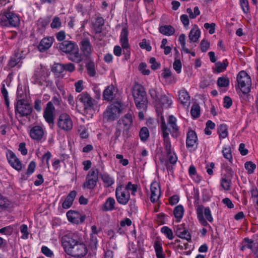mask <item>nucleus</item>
Here are the masks:
<instances>
[{"label": "nucleus", "instance_id": "1", "mask_svg": "<svg viewBox=\"0 0 258 258\" xmlns=\"http://www.w3.org/2000/svg\"><path fill=\"white\" fill-rule=\"evenodd\" d=\"M62 246L64 251L75 257H82L86 255L88 249L77 234L69 232L61 238Z\"/></svg>", "mask_w": 258, "mask_h": 258}, {"label": "nucleus", "instance_id": "2", "mask_svg": "<svg viewBox=\"0 0 258 258\" xmlns=\"http://www.w3.org/2000/svg\"><path fill=\"white\" fill-rule=\"evenodd\" d=\"M156 111L158 115H161V127L163 138L164 139V147L167 154L168 160L171 164H175L177 162V157L175 153L171 150V144L169 137V130L167 128L165 124V119L163 116L162 115V109L161 108H157Z\"/></svg>", "mask_w": 258, "mask_h": 258}, {"label": "nucleus", "instance_id": "3", "mask_svg": "<svg viewBox=\"0 0 258 258\" xmlns=\"http://www.w3.org/2000/svg\"><path fill=\"white\" fill-rule=\"evenodd\" d=\"M133 95L137 108L139 110H146L148 100L144 88L141 85H135L133 89Z\"/></svg>", "mask_w": 258, "mask_h": 258}, {"label": "nucleus", "instance_id": "4", "mask_svg": "<svg viewBox=\"0 0 258 258\" xmlns=\"http://www.w3.org/2000/svg\"><path fill=\"white\" fill-rule=\"evenodd\" d=\"M122 105L119 102L110 104L104 113V119L107 121L114 120L122 112Z\"/></svg>", "mask_w": 258, "mask_h": 258}, {"label": "nucleus", "instance_id": "5", "mask_svg": "<svg viewBox=\"0 0 258 258\" xmlns=\"http://www.w3.org/2000/svg\"><path fill=\"white\" fill-rule=\"evenodd\" d=\"M238 87L243 94L250 92L251 81L250 76L244 71H240L237 76Z\"/></svg>", "mask_w": 258, "mask_h": 258}, {"label": "nucleus", "instance_id": "6", "mask_svg": "<svg viewBox=\"0 0 258 258\" xmlns=\"http://www.w3.org/2000/svg\"><path fill=\"white\" fill-rule=\"evenodd\" d=\"M197 216L200 223L204 226H207L210 222H213V219L211 212L209 207L204 208L203 205H199L197 209Z\"/></svg>", "mask_w": 258, "mask_h": 258}, {"label": "nucleus", "instance_id": "7", "mask_svg": "<svg viewBox=\"0 0 258 258\" xmlns=\"http://www.w3.org/2000/svg\"><path fill=\"white\" fill-rule=\"evenodd\" d=\"M99 170L97 168H92L87 175L86 181L84 183V188L94 189L98 180Z\"/></svg>", "mask_w": 258, "mask_h": 258}, {"label": "nucleus", "instance_id": "8", "mask_svg": "<svg viewBox=\"0 0 258 258\" xmlns=\"http://www.w3.org/2000/svg\"><path fill=\"white\" fill-rule=\"evenodd\" d=\"M2 20L6 26L17 27L20 23L19 17L13 12L8 9L4 12V14L2 17Z\"/></svg>", "mask_w": 258, "mask_h": 258}, {"label": "nucleus", "instance_id": "9", "mask_svg": "<svg viewBox=\"0 0 258 258\" xmlns=\"http://www.w3.org/2000/svg\"><path fill=\"white\" fill-rule=\"evenodd\" d=\"M16 110L21 116H27L32 112V107L30 104L24 99L17 100Z\"/></svg>", "mask_w": 258, "mask_h": 258}, {"label": "nucleus", "instance_id": "10", "mask_svg": "<svg viewBox=\"0 0 258 258\" xmlns=\"http://www.w3.org/2000/svg\"><path fill=\"white\" fill-rule=\"evenodd\" d=\"M58 126L66 131H70L73 126V123L71 117L67 114L63 113L59 115L58 121Z\"/></svg>", "mask_w": 258, "mask_h": 258}, {"label": "nucleus", "instance_id": "11", "mask_svg": "<svg viewBox=\"0 0 258 258\" xmlns=\"http://www.w3.org/2000/svg\"><path fill=\"white\" fill-rule=\"evenodd\" d=\"M115 196L118 203L123 205H126L130 199V193L123 189L122 185H118L116 187Z\"/></svg>", "mask_w": 258, "mask_h": 258}, {"label": "nucleus", "instance_id": "12", "mask_svg": "<svg viewBox=\"0 0 258 258\" xmlns=\"http://www.w3.org/2000/svg\"><path fill=\"white\" fill-rule=\"evenodd\" d=\"M55 108L51 102H48L46 104V107L44 110L43 117L45 121L49 124L52 126L54 124V120L55 116Z\"/></svg>", "mask_w": 258, "mask_h": 258}, {"label": "nucleus", "instance_id": "13", "mask_svg": "<svg viewBox=\"0 0 258 258\" xmlns=\"http://www.w3.org/2000/svg\"><path fill=\"white\" fill-rule=\"evenodd\" d=\"M134 117V112L130 109L127 113L118 121L117 124L121 126L122 125L124 130L128 131L133 124Z\"/></svg>", "mask_w": 258, "mask_h": 258}, {"label": "nucleus", "instance_id": "14", "mask_svg": "<svg viewBox=\"0 0 258 258\" xmlns=\"http://www.w3.org/2000/svg\"><path fill=\"white\" fill-rule=\"evenodd\" d=\"M7 157L9 163L14 169L18 171L21 170L22 166L21 161L12 151L7 152Z\"/></svg>", "mask_w": 258, "mask_h": 258}, {"label": "nucleus", "instance_id": "15", "mask_svg": "<svg viewBox=\"0 0 258 258\" xmlns=\"http://www.w3.org/2000/svg\"><path fill=\"white\" fill-rule=\"evenodd\" d=\"M175 234L177 236L190 241L191 240V235L188 230L185 227L184 224L179 225L177 226L175 230Z\"/></svg>", "mask_w": 258, "mask_h": 258}, {"label": "nucleus", "instance_id": "16", "mask_svg": "<svg viewBox=\"0 0 258 258\" xmlns=\"http://www.w3.org/2000/svg\"><path fill=\"white\" fill-rule=\"evenodd\" d=\"M150 200L153 203L157 202L160 197V185L156 181L153 182L151 184Z\"/></svg>", "mask_w": 258, "mask_h": 258}, {"label": "nucleus", "instance_id": "17", "mask_svg": "<svg viewBox=\"0 0 258 258\" xmlns=\"http://www.w3.org/2000/svg\"><path fill=\"white\" fill-rule=\"evenodd\" d=\"M57 47L62 52L69 54L75 49V44L71 41L65 40L59 43Z\"/></svg>", "mask_w": 258, "mask_h": 258}, {"label": "nucleus", "instance_id": "18", "mask_svg": "<svg viewBox=\"0 0 258 258\" xmlns=\"http://www.w3.org/2000/svg\"><path fill=\"white\" fill-rule=\"evenodd\" d=\"M29 134L32 139L40 141L44 135V130L41 126L36 125L30 130Z\"/></svg>", "mask_w": 258, "mask_h": 258}, {"label": "nucleus", "instance_id": "19", "mask_svg": "<svg viewBox=\"0 0 258 258\" xmlns=\"http://www.w3.org/2000/svg\"><path fill=\"white\" fill-rule=\"evenodd\" d=\"M81 50L85 56H89L92 52L91 44L88 38H84L80 42Z\"/></svg>", "mask_w": 258, "mask_h": 258}, {"label": "nucleus", "instance_id": "20", "mask_svg": "<svg viewBox=\"0 0 258 258\" xmlns=\"http://www.w3.org/2000/svg\"><path fill=\"white\" fill-rule=\"evenodd\" d=\"M186 144V147L188 148H197L198 144L197 136L195 132L193 131H190L187 133Z\"/></svg>", "mask_w": 258, "mask_h": 258}, {"label": "nucleus", "instance_id": "21", "mask_svg": "<svg viewBox=\"0 0 258 258\" xmlns=\"http://www.w3.org/2000/svg\"><path fill=\"white\" fill-rule=\"evenodd\" d=\"M176 119L175 117H174L173 115L169 116L168 121V124L170 126V127H171V130H170V128L167 127V124L165 123L167 128L169 130V133H170L172 137L174 138L177 137L179 134L178 128L176 125Z\"/></svg>", "mask_w": 258, "mask_h": 258}, {"label": "nucleus", "instance_id": "22", "mask_svg": "<svg viewBox=\"0 0 258 258\" xmlns=\"http://www.w3.org/2000/svg\"><path fill=\"white\" fill-rule=\"evenodd\" d=\"M78 100L84 104L85 108L91 107L93 106V99L89 94L83 92L78 97Z\"/></svg>", "mask_w": 258, "mask_h": 258}, {"label": "nucleus", "instance_id": "23", "mask_svg": "<svg viewBox=\"0 0 258 258\" xmlns=\"http://www.w3.org/2000/svg\"><path fill=\"white\" fill-rule=\"evenodd\" d=\"M190 96L185 89H182L178 91V100L180 102L185 106H188L190 103Z\"/></svg>", "mask_w": 258, "mask_h": 258}, {"label": "nucleus", "instance_id": "24", "mask_svg": "<svg viewBox=\"0 0 258 258\" xmlns=\"http://www.w3.org/2000/svg\"><path fill=\"white\" fill-rule=\"evenodd\" d=\"M76 195L77 192L75 190L71 191L62 203V208L64 209H68L70 208L73 204V202L76 196Z\"/></svg>", "mask_w": 258, "mask_h": 258}, {"label": "nucleus", "instance_id": "25", "mask_svg": "<svg viewBox=\"0 0 258 258\" xmlns=\"http://www.w3.org/2000/svg\"><path fill=\"white\" fill-rule=\"evenodd\" d=\"M52 44V39L51 38H44L41 40L38 46L39 50L43 52L48 49Z\"/></svg>", "mask_w": 258, "mask_h": 258}, {"label": "nucleus", "instance_id": "26", "mask_svg": "<svg viewBox=\"0 0 258 258\" xmlns=\"http://www.w3.org/2000/svg\"><path fill=\"white\" fill-rule=\"evenodd\" d=\"M201 35V31L195 26L192 28L189 33L188 38L191 42H196L198 41Z\"/></svg>", "mask_w": 258, "mask_h": 258}, {"label": "nucleus", "instance_id": "27", "mask_svg": "<svg viewBox=\"0 0 258 258\" xmlns=\"http://www.w3.org/2000/svg\"><path fill=\"white\" fill-rule=\"evenodd\" d=\"M68 58L69 60L78 63L83 60L82 55L79 53L78 48H75L74 51L69 53Z\"/></svg>", "mask_w": 258, "mask_h": 258}, {"label": "nucleus", "instance_id": "28", "mask_svg": "<svg viewBox=\"0 0 258 258\" xmlns=\"http://www.w3.org/2000/svg\"><path fill=\"white\" fill-rule=\"evenodd\" d=\"M120 41L122 48H127L128 43V31L126 27H123L120 34Z\"/></svg>", "mask_w": 258, "mask_h": 258}, {"label": "nucleus", "instance_id": "29", "mask_svg": "<svg viewBox=\"0 0 258 258\" xmlns=\"http://www.w3.org/2000/svg\"><path fill=\"white\" fill-rule=\"evenodd\" d=\"M114 87L113 85L108 86L104 91L103 97L104 100L111 101L114 98Z\"/></svg>", "mask_w": 258, "mask_h": 258}, {"label": "nucleus", "instance_id": "30", "mask_svg": "<svg viewBox=\"0 0 258 258\" xmlns=\"http://www.w3.org/2000/svg\"><path fill=\"white\" fill-rule=\"evenodd\" d=\"M159 30L161 34L166 36L172 35L175 32V29L171 25L161 26Z\"/></svg>", "mask_w": 258, "mask_h": 258}, {"label": "nucleus", "instance_id": "31", "mask_svg": "<svg viewBox=\"0 0 258 258\" xmlns=\"http://www.w3.org/2000/svg\"><path fill=\"white\" fill-rule=\"evenodd\" d=\"M157 102L166 108L169 107L172 103L171 96L169 97L165 95H161Z\"/></svg>", "mask_w": 258, "mask_h": 258}, {"label": "nucleus", "instance_id": "32", "mask_svg": "<svg viewBox=\"0 0 258 258\" xmlns=\"http://www.w3.org/2000/svg\"><path fill=\"white\" fill-rule=\"evenodd\" d=\"M174 215L176 219L177 222H179L183 217L184 209L182 206L178 205L174 209Z\"/></svg>", "mask_w": 258, "mask_h": 258}, {"label": "nucleus", "instance_id": "33", "mask_svg": "<svg viewBox=\"0 0 258 258\" xmlns=\"http://www.w3.org/2000/svg\"><path fill=\"white\" fill-rule=\"evenodd\" d=\"M100 176L106 187L111 186L114 182V179L107 173L101 174Z\"/></svg>", "mask_w": 258, "mask_h": 258}, {"label": "nucleus", "instance_id": "34", "mask_svg": "<svg viewBox=\"0 0 258 258\" xmlns=\"http://www.w3.org/2000/svg\"><path fill=\"white\" fill-rule=\"evenodd\" d=\"M115 201L112 198H109L106 200L104 205V211H111L114 209Z\"/></svg>", "mask_w": 258, "mask_h": 258}, {"label": "nucleus", "instance_id": "35", "mask_svg": "<svg viewBox=\"0 0 258 258\" xmlns=\"http://www.w3.org/2000/svg\"><path fill=\"white\" fill-rule=\"evenodd\" d=\"M231 184V180L230 178L227 177L226 175L222 178L221 180V185L225 190H229Z\"/></svg>", "mask_w": 258, "mask_h": 258}, {"label": "nucleus", "instance_id": "36", "mask_svg": "<svg viewBox=\"0 0 258 258\" xmlns=\"http://www.w3.org/2000/svg\"><path fill=\"white\" fill-rule=\"evenodd\" d=\"M218 133L220 139H224L228 135L227 127L226 124H220L218 128Z\"/></svg>", "mask_w": 258, "mask_h": 258}, {"label": "nucleus", "instance_id": "37", "mask_svg": "<svg viewBox=\"0 0 258 258\" xmlns=\"http://www.w3.org/2000/svg\"><path fill=\"white\" fill-rule=\"evenodd\" d=\"M67 216L68 220L72 222H79L76 219L79 217V214L75 211H69L67 213Z\"/></svg>", "mask_w": 258, "mask_h": 258}, {"label": "nucleus", "instance_id": "38", "mask_svg": "<svg viewBox=\"0 0 258 258\" xmlns=\"http://www.w3.org/2000/svg\"><path fill=\"white\" fill-rule=\"evenodd\" d=\"M21 58V55L18 52H16L14 57H12L9 61V65L11 67H14L18 64Z\"/></svg>", "mask_w": 258, "mask_h": 258}, {"label": "nucleus", "instance_id": "39", "mask_svg": "<svg viewBox=\"0 0 258 258\" xmlns=\"http://www.w3.org/2000/svg\"><path fill=\"white\" fill-rule=\"evenodd\" d=\"M139 136L142 141L145 142L147 141L149 137V132L148 128L146 127H142L140 131Z\"/></svg>", "mask_w": 258, "mask_h": 258}, {"label": "nucleus", "instance_id": "40", "mask_svg": "<svg viewBox=\"0 0 258 258\" xmlns=\"http://www.w3.org/2000/svg\"><path fill=\"white\" fill-rule=\"evenodd\" d=\"M227 60H224L223 62H217L216 63L215 65L216 67V71L217 73H221L224 71L226 67L228 66Z\"/></svg>", "mask_w": 258, "mask_h": 258}, {"label": "nucleus", "instance_id": "41", "mask_svg": "<svg viewBox=\"0 0 258 258\" xmlns=\"http://www.w3.org/2000/svg\"><path fill=\"white\" fill-rule=\"evenodd\" d=\"M190 113L191 116L196 118L198 117L200 114V107L198 104H194L192 105Z\"/></svg>", "mask_w": 258, "mask_h": 258}, {"label": "nucleus", "instance_id": "42", "mask_svg": "<svg viewBox=\"0 0 258 258\" xmlns=\"http://www.w3.org/2000/svg\"><path fill=\"white\" fill-rule=\"evenodd\" d=\"M229 79L225 77H222L218 78L217 85L220 87H226L229 86Z\"/></svg>", "mask_w": 258, "mask_h": 258}, {"label": "nucleus", "instance_id": "43", "mask_svg": "<svg viewBox=\"0 0 258 258\" xmlns=\"http://www.w3.org/2000/svg\"><path fill=\"white\" fill-rule=\"evenodd\" d=\"M186 12L189 14L190 19H195L200 14V11L198 7L194 8V12H192L190 8H187L186 9Z\"/></svg>", "mask_w": 258, "mask_h": 258}, {"label": "nucleus", "instance_id": "44", "mask_svg": "<svg viewBox=\"0 0 258 258\" xmlns=\"http://www.w3.org/2000/svg\"><path fill=\"white\" fill-rule=\"evenodd\" d=\"M64 71V64L60 63H55L52 68V71L56 75H59Z\"/></svg>", "mask_w": 258, "mask_h": 258}, {"label": "nucleus", "instance_id": "45", "mask_svg": "<svg viewBox=\"0 0 258 258\" xmlns=\"http://www.w3.org/2000/svg\"><path fill=\"white\" fill-rule=\"evenodd\" d=\"M222 154L225 158L228 160L230 162L232 160L231 148L230 147H224L222 150Z\"/></svg>", "mask_w": 258, "mask_h": 258}, {"label": "nucleus", "instance_id": "46", "mask_svg": "<svg viewBox=\"0 0 258 258\" xmlns=\"http://www.w3.org/2000/svg\"><path fill=\"white\" fill-rule=\"evenodd\" d=\"M86 67L89 75L91 77L94 76L96 72L94 62L90 61L86 64Z\"/></svg>", "mask_w": 258, "mask_h": 258}, {"label": "nucleus", "instance_id": "47", "mask_svg": "<svg viewBox=\"0 0 258 258\" xmlns=\"http://www.w3.org/2000/svg\"><path fill=\"white\" fill-rule=\"evenodd\" d=\"M178 40L181 45L182 49L186 53H189L190 50L185 47V35L184 34H181L178 38Z\"/></svg>", "mask_w": 258, "mask_h": 258}, {"label": "nucleus", "instance_id": "48", "mask_svg": "<svg viewBox=\"0 0 258 258\" xmlns=\"http://www.w3.org/2000/svg\"><path fill=\"white\" fill-rule=\"evenodd\" d=\"M244 167L247 171L248 174H252L254 172L256 168V165L251 161L246 162L244 164Z\"/></svg>", "mask_w": 258, "mask_h": 258}, {"label": "nucleus", "instance_id": "49", "mask_svg": "<svg viewBox=\"0 0 258 258\" xmlns=\"http://www.w3.org/2000/svg\"><path fill=\"white\" fill-rule=\"evenodd\" d=\"M161 232L170 240L172 239L174 237L172 230L167 226H163L161 228Z\"/></svg>", "mask_w": 258, "mask_h": 258}, {"label": "nucleus", "instance_id": "50", "mask_svg": "<svg viewBox=\"0 0 258 258\" xmlns=\"http://www.w3.org/2000/svg\"><path fill=\"white\" fill-rule=\"evenodd\" d=\"M52 29H59L61 26V22L59 17H55L50 24Z\"/></svg>", "mask_w": 258, "mask_h": 258}, {"label": "nucleus", "instance_id": "51", "mask_svg": "<svg viewBox=\"0 0 258 258\" xmlns=\"http://www.w3.org/2000/svg\"><path fill=\"white\" fill-rule=\"evenodd\" d=\"M138 188V185L137 184H132L131 182H128L126 185L125 187L123 189L127 191L128 190H131L132 191V194L133 195H135V193L137 191Z\"/></svg>", "mask_w": 258, "mask_h": 258}, {"label": "nucleus", "instance_id": "52", "mask_svg": "<svg viewBox=\"0 0 258 258\" xmlns=\"http://www.w3.org/2000/svg\"><path fill=\"white\" fill-rule=\"evenodd\" d=\"M251 198L253 199V201L257 203L258 200V190L255 186H252L250 190Z\"/></svg>", "mask_w": 258, "mask_h": 258}, {"label": "nucleus", "instance_id": "53", "mask_svg": "<svg viewBox=\"0 0 258 258\" xmlns=\"http://www.w3.org/2000/svg\"><path fill=\"white\" fill-rule=\"evenodd\" d=\"M149 93L151 97L156 101H157L160 98L159 92L156 89L152 88L149 90Z\"/></svg>", "mask_w": 258, "mask_h": 258}, {"label": "nucleus", "instance_id": "54", "mask_svg": "<svg viewBox=\"0 0 258 258\" xmlns=\"http://www.w3.org/2000/svg\"><path fill=\"white\" fill-rule=\"evenodd\" d=\"M140 46L143 49H146L147 51H150L152 47L150 44L147 42L146 39H143L139 44Z\"/></svg>", "mask_w": 258, "mask_h": 258}, {"label": "nucleus", "instance_id": "55", "mask_svg": "<svg viewBox=\"0 0 258 258\" xmlns=\"http://www.w3.org/2000/svg\"><path fill=\"white\" fill-rule=\"evenodd\" d=\"M216 24L214 23H212L211 24H209L208 23H206L204 24V27L206 29H209V32L210 34H212L215 32Z\"/></svg>", "mask_w": 258, "mask_h": 258}, {"label": "nucleus", "instance_id": "56", "mask_svg": "<svg viewBox=\"0 0 258 258\" xmlns=\"http://www.w3.org/2000/svg\"><path fill=\"white\" fill-rule=\"evenodd\" d=\"M42 252L48 257H52L53 255V252L47 246H43L41 248Z\"/></svg>", "mask_w": 258, "mask_h": 258}, {"label": "nucleus", "instance_id": "57", "mask_svg": "<svg viewBox=\"0 0 258 258\" xmlns=\"http://www.w3.org/2000/svg\"><path fill=\"white\" fill-rule=\"evenodd\" d=\"M201 49L202 52H206L210 46V43L205 40H203L201 42Z\"/></svg>", "mask_w": 258, "mask_h": 258}, {"label": "nucleus", "instance_id": "58", "mask_svg": "<svg viewBox=\"0 0 258 258\" xmlns=\"http://www.w3.org/2000/svg\"><path fill=\"white\" fill-rule=\"evenodd\" d=\"M13 231V229L10 226L4 227L0 229V233L6 235H10L12 233Z\"/></svg>", "mask_w": 258, "mask_h": 258}, {"label": "nucleus", "instance_id": "59", "mask_svg": "<svg viewBox=\"0 0 258 258\" xmlns=\"http://www.w3.org/2000/svg\"><path fill=\"white\" fill-rule=\"evenodd\" d=\"M150 63L151 64V68L153 70H157L160 66V64L156 61L155 57H151L150 59Z\"/></svg>", "mask_w": 258, "mask_h": 258}, {"label": "nucleus", "instance_id": "60", "mask_svg": "<svg viewBox=\"0 0 258 258\" xmlns=\"http://www.w3.org/2000/svg\"><path fill=\"white\" fill-rule=\"evenodd\" d=\"M20 230L21 232L23 234V235L22 236V238L23 239L27 238L28 235L27 226L25 224L22 225L20 227Z\"/></svg>", "mask_w": 258, "mask_h": 258}, {"label": "nucleus", "instance_id": "61", "mask_svg": "<svg viewBox=\"0 0 258 258\" xmlns=\"http://www.w3.org/2000/svg\"><path fill=\"white\" fill-rule=\"evenodd\" d=\"M240 5L244 13H247L248 11V3L247 0H240Z\"/></svg>", "mask_w": 258, "mask_h": 258}, {"label": "nucleus", "instance_id": "62", "mask_svg": "<svg viewBox=\"0 0 258 258\" xmlns=\"http://www.w3.org/2000/svg\"><path fill=\"white\" fill-rule=\"evenodd\" d=\"M10 205V202L7 199L1 197L0 198V207L2 208H7Z\"/></svg>", "mask_w": 258, "mask_h": 258}, {"label": "nucleus", "instance_id": "63", "mask_svg": "<svg viewBox=\"0 0 258 258\" xmlns=\"http://www.w3.org/2000/svg\"><path fill=\"white\" fill-rule=\"evenodd\" d=\"M173 66L174 69L176 71L177 73H180L181 69V63L179 60H175Z\"/></svg>", "mask_w": 258, "mask_h": 258}, {"label": "nucleus", "instance_id": "64", "mask_svg": "<svg viewBox=\"0 0 258 258\" xmlns=\"http://www.w3.org/2000/svg\"><path fill=\"white\" fill-rule=\"evenodd\" d=\"M36 167V164L34 161H31L29 164L27 174L28 175L31 174L34 171Z\"/></svg>", "mask_w": 258, "mask_h": 258}]
</instances>
